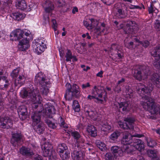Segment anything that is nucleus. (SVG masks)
I'll return each mask as SVG.
<instances>
[{"label":"nucleus","instance_id":"nucleus-3","mask_svg":"<svg viewBox=\"0 0 160 160\" xmlns=\"http://www.w3.org/2000/svg\"><path fill=\"white\" fill-rule=\"evenodd\" d=\"M66 92L64 95V98L66 100L70 101L74 97L78 98L80 97V89L76 84H74L72 85L70 83H67L66 84Z\"/></svg>","mask_w":160,"mask_h":160},{"label":"nucleus","instance_id":"nucleus-10","mask_svg":"<svg viewBox=\"0 0 160 160\" xmlns=\"http://www.w3.org/2000/svg\"><path fill=\"white\" fill-rule=\"evenodd\" d=\"M153 87L152 85L149 87H146L143 84L139 83L138 84L136 87L137 92L141 96L144 95L145 94L150 93L153 90Z\"/></svg>","mask_w":160,"mask_h":160},{"label":"nucleus","instance_id":"nucleus-61","mask_svg":"<svg viewBox=\"0 0 160 160\" xmlns=\"http://www.w3.org/2000/svg\"><path fill=\"white\" fill-rule=\"evenodd\" d=\"M119 46L117 44H113L111 45V47L110 49V51L111 52V50H117Z\"/></svg>","mask_w":160,"mask_h":160},{"label":"nucleus","instance_id":"nucleus-41","mask_svg":"<svg viewBox=\"0 0 160 160\" xmlns=\"http://www.w3.org/2000/svg\"><path fill=\"white\" fill-rule=\"evenodd\" d=\"M121 134L120 132L116 130L113 132L109 137L110 140L114 141L116 140L120 135Z\"/></svg>","mask_w":160,"mask_h":160},{"label":"nucleus","instance_id":"nucleus-16","mask_svg":"<svg viewBox=\"0 0 160 160\" xmlns=\"http://www.w3.org/2000/svg\"><path fill=\"white\" fill-rule=\"evenodd\" d=\"M127 6L122 4L120 7L117 8L116 16L120 19L125 18L127 15Z\"/></svg>","mask_w":160,"mask_h":160},{"label":"nucleus","instance_id":"nucleus-45","mask_svg":"<svg viewBox=\"0 0 160 160\" xmlns=\"http://www.w3.org/2000/svg\"><path fill=\"white\" fill-rule=\"evenodd\" d=\"M58 123L61 127L65 128H67L68 127V125L65 122L64 119L61 117H60L58 119Z\"/></svg>","mask_w":160,"mask_h":160},{"label":"nucleus","instance_id":"nucleus-12","mask_svg":"<svg viewBox=\"0 0 160 160\" xmlns=\"http://www.w3.org/2000/svg\"><path fill=\"white\" fill-rule=\"evenodd\" d=\"M23 30L19 29H16L13 31L10 35V39L12 41H18L23 38Z\"/></svg>","mask_w":160,"mask_h":160},{"label":"nucleus","instance_id":"nucleus-1","mask_svg":"<svg viewBox=\"0 0 160 160\" xmlns=\"http://www.w3.org/2000/svg\"><path fill=\"white\" fill-rule=\"evenodd\" d=\"M39 93L38 90L36 89L35 90L32 85L26 89L24 88L21 92V94L23 98H30V102L33 108L36 109L38 107L40 108V110L39 111L33 110L34 112L31 116V118L32 122V125L34 126L40 122L41 112L43 110L41 106L39 107L38 105L41 103L42 99V97Z\"/></svg>","mask_w":160,"mask_h":160},{"label":"nucleus","instance_id":"nucleus-19","mask_svg":"<svg viewBox=\"0 0 160 160\" xmlns=\"http://www.w3.org/2000/svg\"><path fill=\"white\" fill-rule=\"evenodd\" d=\"M12 126V120L8 117L2 118L0 122V127L4 129H8Z\"/></svg>","mask_w":160,"mask_h":160},{"label":"nucleus","instance_id":"nucleus-6","mask_svg":"<svg viewBox=\"0 0 160 160\" xmlns=\"http://www.w3.org/2000/svg\"><path fill=\"white\" fill-rule=\"evenodd\" d=\"M46 42L43 38H41L33 43L32 45L33 51L38 54L43 52L45 48H47Z\"/></svg>","mask_w":160,"mask_h":160},{"label":"nucleus","instance_id":"nucleus-28","mask_svg":"<svg viewBox=\"0 0 160 160\" xmlns=\"http://www.w3.org/2000/svg\"><path fill=\"white\" fill-rule=\"evenodd\" d=\"M20 153L26 156H31L33 154L32 150L28 148L22 147L20 149Z\"/></svg>","mask_w":160,"mask_h":160},{"label":"nucleus","instance_id":"nucleus-58","mask_svg":"<svg viewBox=\"0 0 160 160\" xmlns=\"http://www.w3.org/2000/svg\"><path fill=\"white\" fill-rule=\"evenodd\" d=\"M105 158L106 160H112L113 157L111 153H107L105 155Z\"/></svg>","mask_w":160,"mask_h":160},{"label":"nucleus","instance_id":"nucleus-50","mask_svg":"<svg viewBox=\"0 0 160 160\" xmlns=\"http://www.w3.org/2000/svg\"><path fill=\"white\" fill-rule=\"evenodd\" d=\"M148 154L149 157L155 159L157 156V152L155 150H148Z\"/></svg>","mask_w":160,"mask_h":160},{"label":"nucleus","instance_id":"nucleus-52","mask_svg":"<svg viewBox=\"0 0 160 160\" xmlns=\"http://www.w3.org/2000/svg\"><path fill=\"white\" fill-rule=\"evenodd\" d=\"M12 0H8L4 1L3 3L4 8L8 9L11 6L12 4Z\"/></svg>","mask_w":160,"mask_h":160},{"label":"nucleus","instance_id":"nucleus-5","mask_svg":"<svg viewBox=\"0 0 160 160\" xmlns=\"http://www.w3.org/2000/svg\"><path fill=\"white\" fill-rule=\"evenodd\" d=\"M142 136V135L138 134H135L132 136L127 131H125L123 133V137L122 140V146H127L129 148H127L129 151V152L131 153V151L132 149L131 148L132 147V140L131 138L132 137L140 138Z\"/></svg>","mask_w":160,"mask_h":160},{"label":"nucleus","instance_id":"nucleus-38","mask_svg":"<svg viewBox=\"0 0 160 160\" xmlns=\"http://www.w3.org/2000/svg\"><path fill=\"white\" fill-rule=\"evenodd\" d=\"M101 130L105 132H109L112 131V126L108 122H106L102 125Z\"/></svg>","mask_w":160,"mask_h":160},{"label":"nucleus","instance_id":"nucleus-54","mask_svg":"<svg viewBox=\"0 0 160 160\" xmlns=\"http://www.w3.org/2000/svg\"><path fill=\"white\" fill-rule=\"evenodd\" d=\"M156 141L152 139H150L148 141V145L150 147L153 148L156 145Z\"/></svg>","mask_w":160,"mask_h":160},{"label":"nucleus","instance_id":"nucleus-11","mask_svg":"<svg viewBox=\"0 0 160 160\" xmlns=\"http://www.w3.org/2000/svg\"><path fill=\"white\" fill-rule=\"evenodd\" d=\"M71 136L75 140L77 147L81 148L85 147L86 144L84 143L85 140L81 136L80 134L77 131H72L71 132Z\"/></svg>","mask_w":160,"mask_h":160},{"label":"nucleus","instance_id":"nucleus-29","mask_svg":"<svg viewBox=\"0 0 160 160\" xmlns=\"http://www.w3.org/2000/svg\"><path fill=\"white\" fill-rule=\"evenodd\" d=\"M12 138L11 143L13 146H16V144L20 141L22 138V135L20 133H14L12 134Z\"/></svg>","mask_w":160,"mask_h":160},{"label":"nucleus","instance_id":"nucleus-37","mask_svg":"<svg viewBox=\"0 0 160 160\" xmlns=\"http://www.w3.org/2000/svg\"><path fill=\"white\" fill-rule=\"evenodd\" d=\"M68 148V147L66 144L64 143H62L58 145L57 148V151L58 152L59 154L64 152V151H67Z\"/></svg>","mask_w":160,"mask_h":160},{"label":"nucleus","instance_id":"nucleus-48","mask_svg":"<svg viewBox=\"0 0 160 160\" xmlns=\"http://www.w3.org/2000/svg\"><path fill=\"white\" fill-rule=\"evenodd\" d=\"M72 107L73 110L76 112H78L80 110V108L78 102L77 100H74L73 101Z\"/></svg>","mask_w":160,"mask_h":160},{"label":"nucleus","instance_id":"nucleus-36","mask_svg":"<svg viewBox=\"0 0 160 160\" xmlns=\"http://www.w3.org/2000/svg\"><path fill=\"white\" fill-rule=\"evenodd\" d=\"M125 92L126 93H124V92L123 91V94L125 95L126 97L127 98L132 99L133 96V92L131 88H129L128 87H126V90L125 91Z\"/></svg>","mask_w":160,"mask_h":160},{"label":"nucleus","instance_id":"nucleus-57","mask_svg":"<svg viewBox=\"0 0 160 160\" xmlns=\"http://www.w3.org/2000/svg\"><path fill=\"white\" fill-rule=\"evenodd\" d=\"M44 130L43 127L41 124H38L36 130V131L38 133H42Z\"/></svg>","mask_w":160,"mask_h":160},{"label":"nucleus","instance_id":"nucleus-32","mask_svg":"<svg viewBox=\"0 0 160 160\" xmlns=\"http://www.w3.org/2000/svg\"><path fill=\"white\" fill-rule=\"evenodd\" d=\"M88 134L91 136L95 137L97 135V130L96 128L93 125H88L87 128Z\"/></svg>","mask_w":160,"mask_h":160},{"label":"nucleus","instance_id":"nucleus-7","mask_svg":"<svg viewBox=\"0 0 160 160\" xmlns=\"http://www.w3.org/2000/svg\"><path fill=\"white\" fill-rule=\"evenodd\" d=\"M129 148L127 146H122L121 148L117 146H113L111 149L112 153L114 155V156L116 157L118 156L121 157L123 155V153H130L129 151L127 148Z\"/></svg>","mask_w":160,"mask_h":160},{"label":"nucleus","instance_id":"nucleus-33","mask_svg":"<svg viewBox=\"0 0 160 160\" xmlns=\"http://www.w3.org/2000/svg\"><path fill=\"white\" fill-rule=\"evenodd\" d=\"M16 5L19 9L23 10L25 9L27 7L25 0H17Z\"/></svg>","mask_w":160,"mask_h":160},{"label":"nucleus","instance_id":"nucleus-30","mask_svg":"<svg viewBox=\"0 0 160 160\" xmlns=\"http://www.w3.org/2000/svg\"><path fill=\"white\" fill-rule=\"evenodd\" d=\"M25 80V78L24 75H20L15 80V85L18 87H21L24 84Z\"/></svg>","mask_w":160,"mask_h":160},{"label":"nucleus","instance_id":"nucleus-27","mask_svg":"<svg viewBox=\"0 0 160 160\" xmlns=\"http://www.w3.org/2000/svg\"><path fill=\"white\" fill-rule=\"evenodd\" d=\"M150 80L158 88H160V74L159 75L157 73H153L151 76Z\"/></svg>","mask_w":160,"mask_h":160},{"label":"nucleus","instance_id":"nucleus-21","mask_svg":"<svg viewBox=\"0 0 160 160\" xmlns=\"http://www.w3.org/2000/svg\"><path fill=\"white\" fill-rule=\"evenodd\" d=\"M18 112L19 117L22 120H24L27 118L28 111L27 108L25 106H20L18 108Z\"/></svg>","mask_w":160,"mask_h":160},{"label":"nucleus","instance_id":"nucleus-31","mask_svg":"<svg viewBox=\"0 0 160 160\" xmlns=\"http://www.w3.org/2000/svg\"><path fill=\"white\" fill-rule=\"evenodd\" d=\"M46 115L50 118L52 117V115L55 113V110L54 107L50 106L45 108Z\"/></svg>","mask_w":160,"mask_h":160},{"label":"nucleus","instance_id":"nucleus-53","mask_svg":"<svg viewBox=\"0 0 160 160\" xmlns=\"http://www.w3.org/2000/svg\"><path fill=\"white\" fill-rule=\"evenodd\" d=\"M89 20L91 22V25H92V29L94 27H96L100 23L96 20L94 19L91 18Z\"/></svg>","mask_w":160,"mask_h":160},{"label":"nucleus","instance_id":"nucleus-62","mask_svg":"<svg viewBox=\"0 0 160 160\" xmlns=\"http://www.w3.org/2000/svg\"><path fill=\"white\" fill-rule=\"evenodd\" d=\"M141 43V44L144 47L146 48L149 45V42L147 40L140 42Z\"/></svg>","mask_w":160,"mask_h":160},{"label":"nucleus","instance_id":"nucleus-2","mask_svg":"<svg viewBox=\"0 0 160 160\" xmlns=\"http://www.w3.org/2000/svg\"><path fill=\"white\" fill-rule=\"evenodd\" d=\"M142 101L141 102V104L145 110L152 114L159 113L160 114V106L156 104L154 99L145 95L142 96Z\"/></svg>","mask_w":160,"mask_h":160},{"label":"nucleus","instance_id":"nucleus-44","mask_svg":"<svg viewBox=\"0 0 160 160\" xmlns=\"http://www.w3.org/2000/svg\"><path fill=\"white\" fill-rule=\"evenodd\" d=\"M58 123L61 127L65 128H67L68 127V125L65 122L64 119L61 117H60L58 119Z\"/></svg>","mask_w":160,"mask_h":160},{"label":"nucleus","instance_id":"nucleus-26","mask_svg":"<svg viewBox=\"0 0 160 160\" xmlns=\"http://www.w3.org/2000/svg\"><path fill=\"white\" fill-rule=\"evenodd\" d=\"M9 81L5 76L0 77V88H7L9 86Z\"/></svg>","mask_w":160,"mask_h":160},{"label":"nucleus","instance_id":"nucleus-14","mask_svg":"<svg viewBox=\"0 0 160 160\" xmlns=\"http://www.w3.org/2000/svg\"><path fill=\"white\" fill-rule=\"evenodd\" d=\"M29 38H23L19 42L18 47L20 51H24L28 49L30 47Z\"/></svg>","mask_w":160,"mask_h":160},{"label":"nucleus","instance_id":"nucleus-47","mask_svg":"<svg viewBox=\"0 0 160 160\" xmlns=\"http://www.w3.org/2000/svg\"><path fill=\"white\" fill-rule=\"evenodd\" d=\"M154 27L157 31H160V15L158 16L157 19L156 20Z\"/></svg>","mask_w":160,"mask_h":160},{"label":"nucleus","instance_id":"nucleus-40","mask_svg":"<svg viewBox=\"0 0 160 160\" xmlns=\"http://www.w3.org/2000/svg\"><path fill=\"white\" fill-rule=\"evenodd\" d=\"M87 99L91 100L92 99H94V102L96 103H102L103 101V100L102 99H100L98 98V97H96L95 95H89L87 97Z\"/></svg>","mask_w":160,"mask_h":160},{"label":"nucleus","instance_id":"nucleus-55","mask_svg":"<svg viewBox=\"0 0 160 160\" xmlns=\"http://www.w3.org/2000/svg\"><path fill=\"white\" fill-rule=\"evenodd\" d=\"M19 72V69L16 68L14 69L11 73V75L13 78H16L18 76Z\"/></svg>","mask_w":160,"mask_h":160},{"label":"nucleus","instance_id":"nucleus-39","mask_svg":"<svg viewBox=\"0 0 160 160\" xmlns=\"http://www.w3.org/2000/svg\"><path fill=\"white\" fill-rule=\"evenodd\" d=\"M25 17L24 14L18 12H15L12 13V17L14 19L17 21L22 19Z\"/></svg>","mask_w":160,"mask_h":160},{"label":"nucleus","instance_id":"nucleus-42","mask_svg":"<svg viewBox=\"0 0 160 160\" xmlns=\"http://www.w3.org/2000/svg\"><path fill=\"white\" fill-rule=\"evenodd\" d=\"M97 146L102 151L105 150L106 149V145L103 142L97 140L96 142Z\"/></svg>","mask_w":160,"mask_h":160},{"label":"nucleus","instance_id":"nucleus-56","mask_svg":"<svg viewBox=\"0 0 160 160\" xmlns=\"http://www.w3.org/2000/svg\"><path fill=\"white\" fill-rule=\"evenodd\" d=\"M23 35L24 37H25L26 38H29V40L31 39L30 36H31V33L30 31L25 29L23 30Z\"/></svg>","mask_w":160,"mask_h":160},{"label":"nucleus","instance_id":"nucleus-18","mask_svg":"<svg viewBox=\"0 0 160 160\" xmlns=\"http://www.w3.org/2000/svg\"><path fill=\"white\" fill-rule=\"evenodd\" d=\"M127 26V27L126 31L127 34H133L136 32L138 30L137 25L134 21H129Z\"/></svg>","mask_w":160,"mask_h":160},{"label":"nucleus","instance_id":"nucleus-64","mask_svg":"<svg viewBox=\"0 0 160 160\" xmlns=\"http://www.w3.org/2000/svg\"><path fill=\"white\" fill-rule=\"evenodd\" d=\"M34 160H43L42 157L38 154H36L34 156Z\"/></svg>","mask_w":160,"mask_h":160},{"label":"nucleus","instance_id":"nucleus-20","mask_svg":"<svg viewBox=\"0 0 160 160\" xmlns=\"http://www.w3.org/2000/svg\"><path fill=\"white\" fill-rule=\"evenodd\" d=\"M143 143L144 142L141 139H137L134 140V142L132 144V147L131 148L132 149L131 151V152L134 151L135 149L139 151H142L143 149Z\"/></svg>","mask_w":160,"mask_h":160},{"label":"nucleus","instance_id":"nucleus-17","mask_svg":"<svg viewBox=\"0 0 160 160\" xmlns=\"http://www.w3.org/2000/svg\"><path fill=\"white\" fill-rule=\"evenodd\" d=\"M52 148V145L48 142H45L42 145L41 148L43 156L47 157L50 156L51 150Z\"/></svg>","mask_w":160,"mask_h":160},{"label":"nucleus","instance_id":"nucleus-59","mask_svg":"<svg viewBox=\"0 0 160 160\" xmlns=\"http://www.w3.org/2000/svg\"><path fill=\"white\" fill-rule=\"evenodd\" d=\"M124 43L126 47L129 49H131L133 48V43L132 42H130L129 43L126 42V40L124 41Z\"/></svg>","mask_w":160,"mask_h":160},{"label":"nucleus","instance_id":"nucleus-15","mask_svg":"<svg viewBox=\"0 0 160 160\" xmlns=\"http://www.w3.org/2000/svg\"><path fill=\"white\" fill-rule=\"evenodd\" d=\"M80 148V151H74L71 153V157L73 160H83L84 156V151L83 149L85 148L84 147H78Z\"/></svg>","mask_w":160,"mask_h":160},{"label":"nucleus","instance_id":"nucleus-46","mask_svg":"<svg viewBox=\"0 0 160 160\" xmlns=\"http://www.w3.org/2000/svg\"><path fill=\"white\" fill-rule=\"evenodd\" d=\"M59 154L62 160H68L70 157V153L67 151L65 152L64 153L62 152Z\"/></svg>","mask_w":160,"mask_h":160},{"label":"nucleus","instance_id":"nucleus-35","mask_svg":"<svg viewBox=\"0 0 160 160\" xmlns=\"http://www.w3.org/2000/svg\"><path fill=\"white\" fill-rule=\"evenodd\" d=\"M86 114L92 119L93 120L99 121V118H98L97 113L96 112L92 111H87Z\"/></svg>","mask_w":160,"mask_h":160},{"label":"nucleus","instance_id":"nucleus-13","mask_svg":"<svg viewBox=\"0 0 160 160\" xmlns=\"http://www.w3.org/2000/svg\"><path fill=\"white\" fill-rule=\"evenodd\" d=\"M34 82L37 84L40 85H44L49 84V82L46 78L45 75L42 72H39L35 76L34 79Z\"/></svg>","mask_w":160,"mask_h":160},{"label":"nucleus","instance_id":"nucleus-60","mask_svg":"<svg viewBox=\"0 0 160 160\" xmlns=\"http://www.w3.org/2000/svg\"><path fill=\"white\" fill-rule=\"evenodd\" d=\"M83 24L88 30L92 29V26L91 25V24H89L87 21H84Z\"/></svg>","mask_w":160,"mask_h":160},{"label":"nucleus","instance_id":"nucleus-22","mask_svg":"<svg viewBox=\"0 0 160 160\" xmlns=\"http://www.w3.org/2000/svg\"><path fill=\"white\" fill-rule=\"evenodd\" d=\"M105 92L102 88L95 86L92 90L91 94L95 95L96 97L101 99L102 97V95Z\"/></svg>","mask_w":160,"mask_h":160},{"label":"nucleus","instance_id":"nucleus-9","mask_svg":"<svg viewBox=\"0 0 160 160\" xmlns=\"http://www.w3.org/2000/svg\"><path fill=\"white\" fill-rule=\"evenodd\" d=\"M125 122L124 123L121 121L118 122L119 127L124 129H132L133 128V124L135 121V119L132 118H126L124 119Z\"/></svg>","mask_w":160,"mask_h":160},{"label":"nucleus","instance_id":"nucleus-51","mask_svg":"<svg viewBox=\"0 0 160 160\" xmlns=\"http://www.w3.org/2000/svg\"><path fill=\"white\" fill-rule=\"evenodd\" d=\"M46 123L48 125L49 127L54 129L56 127V126L54 122L50 119H47L46 121Z\"/></svg>","mask_w":160,"mask_h":160},{"label":"nucleus","instance_id":"nucleus-63","mask_svg":"<svg viewBox=\"0 0 160 160\" xmlns=\"http://www.w3.org/2000/svg\"><path fill=\"white\" fill-rule=\"evenodd\" d=\"M6 35L2 32L0 31V40L2 41L5 39Z\"/></svg>","mask_w":160,"mask_h":160},{"label":"nucleus","instance_id":"nucleus-23","mask_svg":"<svg viewBox=\"0 0 160 160\" xmlns=\"http://www.w3.org/2000/svg\"><path fill=\"white\" fill-rule=\"evenodd\" d=\"M118 107L119 110L123 113H126L129 111L131 109L129 105L125 102H121L118 103Z\"/></svg>","mask_w":160,"mask_h":160},{"label":"nucleus","instance_id":"nucleus-49","mask_svg":"<svg viewBox=\"0 0 160 160\" xmlns=\"http://www.w3.org/2000/svg\"><path fill=\"white\" fill-rule=\"evenodd\" d=\"M65 57L66 58V61L67 62H71L72 55L70 50L68 49L67 52L66 53Z\"/></svg>","mask_w":160,"mask_h":160},{"label":"nucleus","instance_id":"nucleus-43","mask_svg":"<svg viewBox=\"0 0 160 160\" xmlns=\"http://www.w3.org/2000/svg\"><path fill=\"white\" fill-rule=\"evenodd\" d=\"M49 84L45 85L43 86L41 85L40 88V92L43 96H46L49 92V89L48 88V85Z\"/></svg>","mask_w":160,"mask_h":160},{"label":"nucleus","instance_id":"nucleus-8","mask_svg":"<svg viewBox=\"0 0 160 160\" xmlns=\"http://www.w3.org/2000/svg\"><path fill=\"white\" fill-rule=\"evenodd\" d=\"M152 55L155 57L154 66L158 69H160V45L155 47L151 51Z\"/></svg>","mask_w":160,"mask_h":160},{"label":"nucleus","instance_id":"nucleus-24","mask_svg":"<svg viewBox=\"0 0 160 160\" xmlns=\"http://www.w3.org/2000/svg\"><path fill=\"white\" fill-rule=\"evenodd\" d=\"M106 29L105 24L104 23H100L99 25L95 28L93 32L95 34L99 35L101 32H103Z\"/></svg>","mask_w":160,"mask_h":160},{"label":"nucleus","instance_id":"nucleus-4","mask_svg":"<svg viewBox=\"0 0 160 160\" xmlns=\"http://www.w3.org/2000/svg\"><path fill=\"white\" fill-rule=\"evenodd\" d=\"M145 66L136 65L133 67V77L137 80L140 81L148 78L149 71L146 69Z\"/></svg>","mask_w":160,"mask_h":160},{"label":"nucleus","instance_id":"nucleus-25","mask_svg":"<svg viewBox=\"0 0 160 160\" xmlns=\"http://www.w3.org/2000/svg\"><path fill=\"white\" fill-rule=\"evenodd\" d=\"M45 12L47 13H50L54 9V6L52 2L50 1H46L43 5Z\"/></svg>","mask_w":160,"mask_h":160},{"label":"nucleus","instance_id":"nucleus-34","mask_svg":"<svg viewBox=\"0 0 160 160\" xmlns=\"http://www.w3.org/2000/svg\"><path fill=\"white\" fill-rule=\"evenodd\" d=\"M148 11L149 14H151L152 16H153L154 13L156 15L158 12V10L152 3H151L150 6L148 7Z\"/></svg>","mask_w":160,"mask_h":160}]
</instances>
